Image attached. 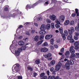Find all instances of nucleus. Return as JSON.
I'll return each mask as SVG.
<instances>
[{"label": "nucleus", "instance_id": "30", "mask_svg": "<svg viewBox=\"0 0 79 79\" xmlns=\"http://www.w3.org/2000/svg\"><path fill=\"white\" fill-rule=\"evenodd\" d=\"M50 42L52 45H53L54 44V43H53L54 42V39H53L52 38L51 39Z\"/></svg>", "mask_w": 79, "mask_h": 79}, {"label": "nucleus", "instance_id": "45", "mask_svg": "<svg viewBox=\"0 0 79 79\" xmlns=\"http://www.w3.org/2000/svg\"><path fill=\"white\" fill-rule=\"evenodd\" d=\"M79 27H75V31H79Z\"/></svg>", "mask_w": 79, "mask_h": 79}, {"label": "nucleus", "instance_id": "64", "mask_svg": "<svg viewBox=\"0 0 79 79\" xmlns=\"http://www.w3.org/2000/svg\"><path fill=\"white\" fill-rule=\"evenodd\" d=\"M52 79V76H49L48 78V79Z\"/></svg>", "mask_w": 79, "mask_h": 79}, {"label": "nucleus", "instance_id": "42", "mask_svg": "<svg viewBox=\"0 0 79 79\" xmlns=\"http://www.w3.org/2000/svg\"><path fill=\"white\" fill-rule=\"evenodd\" d=\"M75 46L74 47V49L75 50H77V49H79V45L77 46Z\"/></svg>", "mask_w": 79, "mask_h": 79}, {"label": "nucleus", "instance_id": "2", "mask_svg": "<svg viewBox=\"0 0 79 79\" xmlns=\"http://www.w3.org/2000/svg\"><path fill=\"white\" fill-rule=\"evenodd\" d=\"M61 61H60L58 64L56 66V71H59L61 67Z\"/></svg>", "mask_w": 79, "mask_h": 79}, {"label": "nucleus", "instance_id": "24", "mask_svg": "<svg viewBox=\"0 0 79 79\" xmlns=\"http://www.w3.org/2000/svg\"><path fill=\"white\" fill-rule=\"evenodd\" d=\"M51 27V26L50 25V24H47L46 25V27L47 29H49Z\"/></svg>", "mask_w": 79, "mask_h": 79}, {"label": "nucleus", "instance_id": "50", "mask_svg": "<svg viewBox=\"0 0 79 79\" xmlns=\"http://www.w3.org/2000/svg\"><path fill=\"white\" fill-rule=\"evenodd\" d=\"M17 79H23V77L21 76H18L17 77Z\"/></svg>", "mask_w": 79, "mask_h": 79}, {"label": "nucleus", "instance_id": "48", "mask_svg": "<svg viewBox=\"0 0 79 79\" xmlns=\"http://www.w3.org/2000/svg\"><path fill=\"white\" fill-rule=\"evenodd\" d=\"M50 70L51 72H53V70H54V68H53V67L51 68Z\"/></svg>", "mask_w": 79, "mask_h": 79}, {"label": "nucleus", "instance_id": "7", "mask_svg": "<svg viewBox=\"0 0 79 79\" xmlns=\"http://www.w3.org/2000/svg\"><path fill=\"white\" fill-rule=\"evenodd\" d=\"M15 72L16 73V72H18V71H19V67H15L14 68V69H12V71H13L12 73H13L14 74L15 73H14V71H15Z\"/></svg>", "mask_w": 79, "mask_h": 79}, {"label": "nucleus", "instance_id": "40", "mask_svg": "<svg viewBox=\"0 0 79 79\" xmlns=\"http://www.w3.org/2000/svg\"><path fill=\"white\" fill-rule=\"evenodd\" d=\"M44 36L43 35H41L40 36V40H42L44 39Z\"/></svg>", "mask_w": 79, "mask_h": 79}, {"label": "nucleus", "instance_id": "32", "mask_svg": "<svg viewBox=\"0 0 79 79\" xmlns=\"http://www.w3.org/2000/svg\"><path fill=\"white\" fill-rule=\"evenodd\" d=\"M69 54H70V52L69 51H67L65 53V55L67 56V55H69Z\"/></svg>", "mask_w": 79, "mask_h": 79}, {"label": "nucleus", "instance_id": "33", "mask_svg": "<svg viewBox=\"0 0 79 79\" xmlns=\"http://www.w3.org/2000/svg\"><path fill=\"white\" fill-rule=\"evenodd\" d=\"M74 45L75 46L79 45V41L76 42L74 44Z\"/></svg>", "mask_w": 79, "mask_h": 79}, {"label": "nucleus", "instance_id": "22", "mask_svg": "<svg viewBox=\"0 0 79 79\" xmlns=\"http://www.w3.org/2000/svg\"><path fill=\"white\" fill-rule=\"evenodd\" d=\"M35 63L37 64H39L40 63V59H37L35 61Z\"/></svg>", "mask_w": 79, "mask_h": 79}, {"label": "nucleus", "instance_id": "59", "mask_svg": "<svg viewBox=\"0 0 79 79\" xmlns=\"http://www.w3.org/2000/svg\"><path fill=\"white\" fill-rule=\"evenodd\" d=\"M51 79H55V76H51Z\"/></svg>", "mask_w": 79, "mask_h": 79}, {"label": "nucleus", "instance_id": "51", "mask_svg": "<svg viewBox=\"0 0 79 79\" xmlns=\"http://www.w3.org/2000/svg\"><path fill=\"white\" fill-rule=\"evenodd\" d=\"M47 79V76H44L41 79Z\"/></svg>", "mask_w": 79, "mask_h": 79}, {"label": "nucleus", "instance_id": "28", "mask_svg": "<svg viewBox=\"0 0 79 79\" xmlns=\"http://www.w3.org/2000/svg\"><path fill=\"white\" fill-rule=\"evenodd\" d=\"M51 25L52 29H54V28H55V23H51Z\"/></svg>", "mask_w": 79, "mask_h": 79}, {"label": "nucleus", "instance_id": "52", "mask_svg": "<svg viewBox=\"0 0 79 79\" xmlns=\"http://www.w3.org/2000/svg\"><path fill=\"white\" fill-rule=\"evenodd\" d=\"M76 55H77V58H79V53H76Z\"/></svg>", "mask_w": 79, "mask_h": 79}, {"label": "nucleus", "instance_id": "47", "mask_svg": "<svg viewBox=\"0 0 79 79\" xmlns=\"http://www.w3.org/2000/svg\"><path fill=\"white\" fill-rule=\"evenodd\" d=\"M75 34L76 35V36H78L79 35V33L78 32H75Z\"/></svg>", "mask_w": 79, "mask_h": 79}, {"label": "nucleus", "instance_id": "8", "mask_svg": "<svg viewBox=\"0 0 79 79\" xmlns=\"http://www.w3.org/2000/svg\"><path fill=\"white\" fill-rule=\"evenodd\" d=\"M46 27V26L44 24H42L40 26V30H44Z\"/></svg>", "mask_w": 79, "mask_h": 79}, {"label": "nucleus", "instance_id": "17", "mask_svg": "<svg viewBox=\"0 0 79 79\" xmlns=\"http://www.w3.org/2000/svg\"><path fill=\"white\" fill-rule=\"evenodd\" d=\"M48 44L47 42H45L43 44H42V47H45L48 46Z\"/></svg>", "mask_w": 79, "mask_h": 79}, {"label": "nucleus", "instance_id": "53", "mask_svg": "<svg viewBox=\"0 0 79 79\" xmlns=\"http://www.w3.org/2000/svg\"><path fill=\"white\" fill-rule=\"evenodd\" d=\"M26 8L27 9H30V5H27V6H26Z\"/></svg>", "mask_w": 79, "mask_h": 79}, {"label": "nucleus", "instance_id": "3", "mask_svg": "<svg viewBox=\"0 0 79 79\" xmlns=\"http://www.w3.org/2000/svg\"><path fill=\"white\" fill-rule=\"evenodd\" d=\"M65 19V17L64 15H61L59 17V21L60 22H63L64 21Z\"/></svg>", "mask_w": 79, "mask_h": 79}, {"label": "nucleus", "instance_id": "27", "mask_svg": "<svg viewBox=\"0 0 79 79\" xmlns=\"http://www.w3.org/2000/svg\"><path fill=\"white\" fill-rule=\"evenodd\" d=\"M71 54H74L75 52V50L74 49H72L71 50H69Z\"/></svg>", "mask_w": 79, "mask_h": 79}, {"label": "nucleus", "instance_id": "34", "mask_svg": "<svg viewBox=\"0 0 79 79\" xmlns=\"http://www.w3.org/2000/svg\"><path fill=\"white\" fill-rule=\"evenodd\" d=\"M68 32L69 35H72L73 34V32L72 31H71L70 30H68Z\"/></svg>", "mask_w": 79, "mask_h": 79}, {"label": "nucleus", "instance_id": "41", "mask_svg": "<svg viewBox=\"0 0 79 79\" xmlns=\"http://www.w3.org/2000/svg\"><path fill=\"white\" fill-rule=\"evenodd\" d=\"M46 22L47 23H51V20L49 19H47L46 20Z\"/></svg>", "mask_w": 79, "mask_h": 79}, {"label": "nucleus", "instance_id": "15", "mask_svg": "<svg viewBox=\"0 0 79 79\" xmlns=\"http://www.w3.org/2000/svg\"><path fill=\"white\" fill-rule=\"evenodd\" d=\"M64 35H65V36H68V35H69L68 31L67 30H64Z\"/></svg>", "mask_w": 79, "mask_h": 79}, {"label": "nucleus", "instance_id": "12", "mask_svg": "<svg viewBox=\"0 0 79 79\" xmlns=\"http://www.w3.org/2000/svg\"><path fill=\"white\" fill-rule=\"evenodd\" d=\"M46 33V31L43 30H41V31H40V34H45Z\"/></svg>", "mask_w": 79, "mask_h": 79}, {"label": "nucleus", "instance_id": "19", "mask_svg": "<svg viewBox=\"0 0 79 79\" xmlns=\"http://www.w3.org/2000/svg\"><path fill=\"white\" fill-rule=\"evenodd\" d=\"M20 48L21 50V51H22V50H24L26 49V46H23Z\"/></svg>", "mask_w": 79, "mask_h": 79}, {"label": "nucleus", "instance_id": "6", "mask_svg": "<svg viewBox=\"0 0 79 79\" xmlns=\"http://www.w3.org/2000/svg\"><path fill=\"white\" fill-rule=\"evenodd\" d=\"M52 37L53 35H47L45 36V39L46 40H49V39L52 38Z\"/></svg>", "mask_w": 79, "mask_h": 79}, {"label": "nucleus", "instance_id": "56", "mask_svg": "<svg viewBox=\"0 0 79 79\" xmlns=\"http://www.w3.org/2000/svg\"><path fill=\"white\" fill-rule=\"evenodd\" d=\"M73 48H74V46H72L70 47L69 50H74Z\"/></svg>", "mask_w": 79, "mask_h": 79}, {"label": "nucleus", "instance_id": "35", "mask_svg": "<svg viewBox=\"0 0 79 79\" xmlns=\"http://www.w3.org/2000/svg\"><path fill=\"white\" fill-rule=\"evenodd\" d=\"M74 39L76 40H78V39H79V37L75 35L74 36Z\"/></svg>", "mask_w": 79, "mask_h": 79}, {"label": "nucleus", "instance_id": "43", "mask_svg": "<svg viewBox=\"0 0 79 79\" xmlns=\"http://www.w3.org/2000/svg\"><path fill=\"white\" fill-rule=\"evenodd\" d=\"M34 25L36 26V27H39V24L37 23H36L35 22L34 23Z\"/></svg>", "mask_w": 79, "mask_h": 79}, {"label": "nucleus", "instance_id": "39", "mask_svg": "<svg viewBox=\"0 0 79 79\" xmlns=\"http://www.w3.org/2000/svg\"><path fill=\"white\" fill-rule=\"evenodd\" d=\"M70 25H74V21H72L70 23Z\"/></svg>", "mask_w": 79, "mask_h": 79}, {"label": "nucleus", "instance_id": "1", "mask_svg": "<svg viewBox=\"0 0 79 79\" xmlns=\"http://www.w3.org/2000/svg\"><path fill=\"white\" fill-rule=\"evenodd\" d=\"M10 49L11 50V52H12L13 54H14L16 57L19 56L20 53L21 52V48H18L17 50H14V45L13 44L10 46Z\"/></svg>", "mask_w": 79, "mask_h": 79}, {"label": "nucleus", "instance_id": "21", "mask_svg": "<svg viewBox=\"0 0 79 79\" xmlns=\"http://www.w3.org/2000/svg\"><path fill=\"white\" fill-rule=\"evenodd\" d=\"M70 58H72L73 60L75 58V54H73L71 55V56L70 57Z\"/></svg>", "mask_w": 79, "mask_h": 79}, {"label": "nucleus", "instance_id": "38", "mask_svg": "<svg viewBox=\"0 0 79 79\" xmlns=\"http://www.w3.org/2000/svg\"><path fill=\"white\" fill-rule=\"evenodd\" d=\"M42 2H43V1L42 0H40L36 3V5H37V4L40 3Z\"/></svg>", "mask_w": 79, "mask_h": 79}, {"label": "nucleus", "instance_id": "5", "mask_svg": "<svg viewBox=\"0 0 79 79\" xmlns=\"http://www.w3.org/2000/svg\"><path fill=\"white\" fill-rule=\"evenodd\" d=\"M48 49L46 48H41L40 49L41 52H47L48 51Z\"/></svg>", "mask_w": 79, "mask_h": 79}, {"label": "nucleus", "instance_id": "49", "mask_svg": "<svg viewBox=\"0 0 79 79\" xmlns=\"http://www.w3.org/2000/svg\"><path fill=\"white\" fill-rule=\"evenodd\" d=\"M60 39L57 40L56 41V42H57V44H59V43H60Z\"/></svg>", "mask_w": 79, "mask_h": 79}, {"label": "nucleus", "instance_id": "11", "mask_svg": "<svg viewBox=\"0 0 79 79\" xmlns=\"http://www.w3.org/2000/svg\"><path fill=\"white\" fill-rule=\"evenodd\" d=\"M50 64H49V66H51V65H52L53 66V65H54L55 64V60H53L52 61L50 62Z\"/></svg>", "mask_w": 79, "mask_h": 79}, {"label": "nucleus", "instance_id": "20", "mask_svg": "<svg viewBox=\"0 0 79 79\" xmlns=\"http://www.w3.org/2000/svg\"><path fill=\"white\" fill-rule=\"evenodd\" d=\"M65 25H68L69 24V20H66L64 22Z\"/></svg>", "mask_w": 79, "mask_h": 79}, {"label": "nucleus", "instance_id": "37", "mask_svg": "<svg viewBox=\"0 0 79 79\" xmlns=\"http://www.w3.org/2000/svg\"><path fill=\"white\" fill-rule=\"evenodd\" d=\"M75 10L76 11V14H77V16H79V13H78V9H76Z\"/></svg>", "mask_w": 79, "mask_h": 79}, {"label": "nucleus", "instance_id": "36", "mask_svg": "<svg viewBox=\"0 0 79 79\" xmlns=\"http://www.w3.org/2000/svg\"><path fill=\"white\" fill-rule=\"evenodd\" d=\"M55 26L56 28H59L60 27V25L58 24H56L55 25Z\"/></svg>", "mask_w": 79, "mask_h": 79}, {"label": "nucleus", "instance_id": "55", "mask_svg": "<svg viewBox=\"0 0 79 79\" xmlns=\"http://www.w3.org/2000/svg\"><path fill=\"white\" fill-rule=\"evenodd\" d=\"M23 36H20L18 37V39L21 40L22 39H23Z\"/></svg>", "mask_w": 79, "mask_h": 79}, {"label": "nucleus", "instance_id": "60", "mask_svg": "<svg viewBox=\"0 0 79 79\" xmlns=\"http://www.w3.org/2000/svg\"><path fill=\"white\" fill-rule=\"evenodd\" d=\"M35 32V30H32L31 31V34H34V33Z\"/></svg>", "mask_w": 79, "mask_h": 79}, {"label": "nucleus", "instance_id": "14", "mask_svg": "<svg viewBox=\"0 0 79 79\" xmlns=\"http://www.w3.org/2000/svg\"><path fill=\"white\" fill-rule=\"evenodd\" d=\"M18 44L19 45H20L21 46L24 44V42L23 41H20L19 42Z\"/></svg>", "mask_w": 79, "mask_h": 79}, {"label": "nucleus", "instance_id": "54", "mask_svg": "<svg viewBox=\"0 0 79 79\" xmlns=\"http://www.w3.org/2000/svg\"><path fill=\"white\" fill-rule=\"evenodd\" d=\"M64 48H62L61 49V50L60 52H61V53H63V52H64Z\"/></svg>", "mask_w": 79, "mask_h": 79}, {"label": "nucleus", "instance_id": "4", "mask_svg": "<svg viewBox=\"0 0 79 79\" xmlns=\"http://www.w3.org/2000/svg\"><path fill=\"white\" fill-rule=\"evenodd\" d=\"M50 18L52 21H55V20L56 19V16L55 15H53L50 16Z\"/></svg>", "mask_w": 79, "mask_h": 79}, {"label": "nucleus", "instance_id": "9", "mask_svg": "<svg viewBox=\"0 0 79 79\" xmlns=\"http://www.w3.org/2000/svg\"><path fill=\"white\" fill-rule=\"evenodd\" d=\"M65 67L67 69H70V65L68 63H66Z\"/></svg>", "mask_w": 79, "mask_h": 79}, {"label": "nucleus", "instance_id": "57", "mask_svg": "<svg viewBox=\"0 0 79 79\" xmlns=\"http://www.w3.org/2000/svg\"><path fill=\"white\" fill-rule=\"evenodd\" d=\"M54 47L55 48H58V45H54Z\"/></svg>", "mask_w": 79, "mask_h": 79}, {"label": "nucleus", "instance_id": "61", "mask_svg": "<svg viewBox=\"0 0 79 79\" xmlns=\"http://www.w3.org/2000/svg\"><path fill=\"white\" fill-rule=\"evenodd\" d=\"M4 10L6 11H8V8L7 7H6L4 9Z\"/></svg>", "mask_w": 79, "mask_h": 79}, {"label": "nucleus", "instance_id": "63", "mask_svg": "<svg viewBox=\"0 0 79 79\" xmlns=\"http://www.w3.org/2000/svg\"><path fill=\"white\" fill-rule=\"evenodd\" d=\"M22 27H23V25H20L19 27L18 28V29H19L20 28H22Z\"/></svg>", "mask_w": 79, "mask_h": 79}, {"label": "nucleus", "instance_id": "46", "mask_svg": "<svg viewBox=\"0 0 79 79\" xmlns=\"http://www.w3.org/2000/svg\"><path fill=\"white\" fill-rule=\"evenodd\" d=\"M27 69L29 70H30V71H32V68H31V67H28Z\"/></svg>", "mask_w": 79, "mask_h": 79}, {"label": "nucleus", "instance_id": "25", "mask_svg": "<svg viewBox=\"0 0 79 79\" xmlns=\"http://www.w3.org/2000/svg\"><path fill=\"white\" fill-rule=\"evenodd\" d=\"M44 42V40L40 41L37 43V45H39L42 44V42Z\"/></svg>", "mask_w": 79, "mask_h": 79}, {"label": "nucleus", "instance_id": "31", "mask_svg": "<svg viewBox=\"0 0 79 79\" xmlns=\"http://www.w3.org/2000/svg\"><path fill=\"white\" fill-rule=\"evenodd\" d=\"M69 64H74V61L72 60H70L69 62Z\"/></svg>", "mask_w": 79, "mask_h": 79}, {"label": "nucleus", "instance_id": "16", "mask_svg": "<svg viewBox=\"0 0 79 79\" xmlns=\"http://www.w3.org/2000/svg\"><path fill=\"white\" fill-rule=\"evenodd\" d=\"M73 37V36H72V35H69L68 36H67V40H71L72 39V38Z\"/></svg>", "mask_w": 79, "mask_h": 79}, {"label": "nucleus", "instance_id": "29", "mask_svg": "<svg viewBox=\"0 0 79 79\" xmlns=\"http://www.w3.org/2000/svg\"><path fill=\"white\" fill-rule=\"evenodd\" d=\"M61 35L62 37L63 40H64L65 39H66V36H65V35H64V34L63 33L61 34Z\"/></svg>", "mask_w": 79, "mask_h": 79}, {"label": "nucleus", "instance_id": "18", "mask_svg": "<svg viewBox=\"0 0 79 79\" xmlns=\"http://www.w3.org/2000/svg\"><path fill=\"white\" fill-rule=\"evenodd\" d=\"M59 31L60 32V33L62 34L63 32V28L62 27H60L59 29Z\"/></svg>", "mask_w": 79, "mask_h": 79}, {"label": "nucleus", "instance_id": "13", "mask_svg": "<svg viewBox=\"0 0 79 79\" xmlns=\"http://www.w3.org/2000/svg\"><path fill=\"white\" fill-rule=\"evenodd\" d=\"M39 36L36 35L35 37L34 40L35 42H38L39 41Z\"/></svg>", "mask_w": 79, "mask_h": 79}, {"label": "nucleus", "instance_id": "10", "mask_svg": "<svg viewBox=\"0 0 79 79\" xmlns=\"http://www.w3.org/2000/svg\"><path fill=\"white\" fill-rule=\"evenodd\" d=\"M52 54L50 53H49L48 54H46L45 56V58H49V57L52 56Z\"/></svg>", "mask_w": 79, "mask_h": 79}, {"label": "nucleus", "instance_id": "23", "mask_svg": "<svg viewBox=\"0 0 79 79\" xmlns=\"http://www.w3.org/2000/svg\"><path fill=\"white\" fill-rule=\"evenodd\" d=\"M60 20H59L58 19H57L55 21V23H57V24H58L60 25H61V24L60 23Z\"/></svg>", "mask_w": 79, "mask_h": 79}, {"label": "nucleus", "instance_id": "62", "mask_svg": "<svg viewBox=\"0 0 79 79\" xmlns=\"http://www.w3.org/2000/svg\"><path fill=\"white\" fill-rule=\"evenodd\" d=\"M37 73H33V75L35 77V76H37Z\"/></svg>", "mask_w": 79, "mask_h": 79}, {"label": "nucleus", "instance_id": "26", "mask_svg": "<svg viewBox=\"0 0 79 79\" xmlns=\"http://www.w3.org/2000/svg\"><path fill=\"white\" fill-rule=\"evenodd\" d=\"M70 30L72 31L73 32H74V31H75L74 28L73 27H70Z\"/></svg>", "mask_w": 79, "mask_h": 79}, {"label": "nucleus", "instance_id": "44", "mask_svg": "<svg viewBox=\"0 0 79 79\" xmlns=\"http://www.w3.org/2000/svg\"><path fill=\"white\" fill-rule=\"evenodd\" d=\"M45 76V73H42L40 75V77H43Z\"/></svg>", "mask_w": 79, "mask_h": 79}, {"label": "nucleus", "instance_id": "58", "mask_svg": "<svg viewBox=\"0 0 79 79\" xmlns=\"http://www.w3.org/2000/svg\"><path fill=\"white\" fill-rule=\"evenodd\" d=\"M74 42V39H72L70 41V43H72V42Z\"/></svg>", "mask_w": 79, "mask_h": 79}]
</instances>
